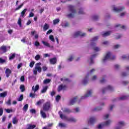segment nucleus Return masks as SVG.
Returning <instances> with one entry per match:
<instances>
[{
	"instance_id": "774afa93",
	"label": "nucleus",
	"mask_w": 129,
	"mask_h": 129,
	"mask_svg": "<svg viewBox=\"0 0 129 129\" xmlns=\"http://www.w3.org/2000/svg\"><path fill=\"white\" fill-rule=\"evenodd\" d=\"M47 69H48V68H47V67H46V66H43V67H42V70H43V71H44V72L46 71L47 70Z\"/></svg>"
},
{
	"instance_id": "9d476101",
	"label": "nucleus",
	"mask_w": 129,
	"mask_h": 129,
	"mask_svg": "<svg viewBox=\"0 0 129 129\" xmlns=\"http://www.w3.org/2000/svg\"><path fill=\"white\" fill-rule=\"evenodd\" d=\"M51 106L50 102H47L43 104V110H45V111H48V110H49L51 108Z\"/></svg>"
},
{
	"instance_id": "4d7b16f0",
	"label": "nucleus",
	"mask_w": 129,
	"mask_h": 129,
	"mask_svg": "<svg viewBox=\"0 0 129 129\" xmlns=\"http://www.w3.org/2000/svg\"><path fill=\"white\" fill-rule=\"evenodd\" d=\"M84 14V12L83 11V9H81L79 11V15H83Z\"/></svg>"
},
{
	"instance_id": "864d4df0",
	"label": "nucleus",
	"mask_w": 129,
	"mask_h": 129,
	"mask_svg": "<svg viewBox=\"0 0 129 129\" xmlns=\"http://www.w3.org/2000/svg\"><path fill=\"white\" fill-rule=\"evenodd\" d=\"M128 75V73H125V72H123L121 73V76H123V77H125V76H127Z\"/></svg>"
},
{
	"instance_id": "9b49d317",
	"label": "nucleus",
	"mask_w": 129,
	"mask_h": 129,
	"mask_svg": "<svg viewBox=\"0 0 129 129\" xmlns=\"http://www.w3.org/2000/svg\"><path fill=\"white\" fill-rule=\"evenodd\" d=\"M125 125V123L123 121H119L117 123V126L115 127V129H121L122 126Z\"/></svg>"
},
{
	"instance_id": "c9c22d12",
	"label": "nucleus",
	"mask_w": 129,
	"mask_h": 129,
	"mask_svg": "<svg viewBox=\"0 0 129 129\" xmlns=\"http://www.w3.org/2000/svg\"><path fill=\"white\" fill-rule=\"evenodd\" d=\"M28 108H29V105L28 104H25L23 107L24 111H25V112H26V111H27V110H28Z\"/></svg>"
},
{
	"instance_id": "49530a36",
	"label": "nucleus",
	"mask_w": 129,
	"mask_h": 129,
	"mask_svg": "<svg viewBox=\"0 0 129 129\" xmlns=\"http://www.w3.org/2000/svg\"><path fill=\"white\" fill-rule=\"evenodd\" d=\"M24 99V95H21L18 98V101H22Z\"/></svg>"
},
{
	"instance_id": "393cba45",
	"label": "nucleus",
	"mask_w": 129,
	"mask_h": 129,
	"mask_svg": "<svg viewBox=\"0 0 129 129\" xmlns=\"http://www.w3.org/2000/svg\"><path fill=\"white\" fill-rule=\"evenodd\" d=\"M56 62H57V59H56V57H54L50 59V62L52 64H56Z\"/></svg>"
},
{
	"instance_id": "2f4dec72",
	"label": "nucleus",
	"mask_w": 129,
	"mask_h": 129,
	"mask_svg": "<svg viewBox=\"0 0 129 129\" xmlns=\"http://www.w3.org/2000/svg\"><path fill=\"white\" fill-rule=\"evenodd\" d=\"M110 35V31H108L102 33L103 37H107Z\"/></svg>"
},
{
	"instance_id": "338daca9",
	"label": "nucleus",
	"mask_w": 129,
	"mask_h": 129,
	"mask_svg": "<svg viewBox=\"0 0 129 129\" xmlns=\"http://www.w3.org/2000/svg\"><path fill=\"white\" fill-rule=\"evenodd\" d=\"M93 20H94L95 21H96V20H97V19H98V16L97 15L94 16L93 17Z\"/></svg>"
},
{
	"instance_id": "4c0bfd02",
	"label": "nucleus",
	"mask_w": 129,
	"mask_h": 129,
	"mask_svg": "<svg viewBox=\"0 0 129 129\" xmlns=\"http://www.w3.org/2000/svg\"><path fill=\"white\" fill-rule=\"evenodd\" d=\"M47 89H48L47 86L44 87L42 90H41V93H45V92L47 91Z\"/></svg>"
},
{
	"instance_id": "58836bf2",
	"label": "nucleus",
	"mask_w": 129,
	"mask_h": 129,
	"mask_svg": "<svg viewBox=\"0 0 129 129\" xmlns=\"http://www.w3.org/2000/svg\"><path fill=\"white\" fill-rule=\"evenodd\" d=\"M115 27L116 28H122V29H125V28H126L125 26L124 25L121 26L120 24L116 25Z\"/></svg>"
},
{
	"instance_id": "f3484780",
	"label": "nucleus",
	"mask_w": 129,
	"mask_h": 129,
	"mask_svg": "<svg viewBox=\"0 0 129 129\" xmlns=\"http://www.w3.org/2000/svg\"><path fill=\"white\" fill-rule=\"evenodd\" d=\"M11 73H12V71H11V70H10L9 69H7L5 71V74L7 78H9V77L11 76Z\"/></svg>"
},
{
	"instance_id": "3c124183",
	"label": "nucleus",
	"mask_w": 129,
	"mask_h": 129,
	"mask_svg": "<svg viewBox=\"0 0 129 129\" xmlns=\"http://www.w3.org/2000/svg\"><path fill=\"white\" fill-rule=\"evenodd\" d=\"M23 6H24V3H22L21 5L18 6V8H16L15 11H19V10H20V9H21Z\"/></svg>"
},
{
	"instance_id": "bb28decb",
	"label": "nucleus",
	"mask_w": 129,
	"mask_h": 129,
	"mask_svg": "<svg viewBox=\"0 0 129 129\" xmlns=\"http://www.w3.org/2000/svg\"><path fill=\"white\" fill-rule=\"evenodd\" d=\"M63 89H65L64 87H63V85H60L58 87L57 91L58 92H60V91H61Z\"/></svg>"
},
{
	"instance_id": "a878e982",
	"label": "nucleus",
	"mask_w": 129,
	"mask_h": 129,
	"mask_svg": "<svg viewBox=\"0 0 129 129\" xmlns=\"http://www.w3.org/2000/svg\"><path fill=\"white\" fill-rule=\"evenodd\" d=\"M61 109L63 112H66V113H69L71 112V111L67 108H62Z\"/></svg>"
},
{
	"instance_id": "0e129e2a",
	"label": "nucleus",
	"mask_w": 129,
	"mask_h": 129,
	"mask_svg": "<svg viewBox=\"0 0 129 129\" xmlns=\"http://www.w3.org/2000/svg\"><path fill=\"white\" fill-rule=\"evenodd\" d=\"M35 46H36V47H39V46H40V43H39V42L38 41H36L35 42V44H34Z\"/></svg>"
},
{
	"instance_id": "72a5a7b5",
	"label": "nucleus",
	"mask_w": 129,
	"mask_h": 129,
	"mask_svg": "<svg viewBox=\"0 0 129 129\" xmlns=\"http://www.w3.org/2000/svg\"><path fill=\"white\" fill-rule=\"evenodd\" d=\"M26 12H27V9H24V10L21 13V17H22V18H24V17L26 16L25 15V14H26Z\"/></svg>"
},
{
	"instance_id": "f257e3e1",
	"label": "nucleus",
	"mask_w": 129,
	"mask_h": 129,
	"mask_svg": "<svg viewBox=\"0 0 129 129\" xmlns=\"http://www.w3.org/2000/svg\"><path fill=\"white\" fill-rule=\"evenodd\" d=\"M39 85H36L35 86H33L32 88L31 91L32 92L30 94V97H32V98H35V97H37L38 95H37V92L39 91Z\"/></svg>"
},
{
	"instance_id": "603ef678",
	"label": "nucleus",
	"mask_w": 129,
	"mask_h": 129,
	"mask_svg": "<svg viewBox=\"0 0 129 129\" xmlns=\"http://www.w3.org/2000/svg\"><path fill=\"white\" fill-rule=\"evenodd\" d=\"M5 111L7 113H11V112H13V110L10 109H5Z\"/></svg>"
},
{
	"instance_id": "6ab92c4d",
	"label": "nucleus",
	"mask_w": 129,
	"mask_h": 129,
	"mask_svg": "<svg viewBox=\"0 0 129 129\" xmlns=\"http://www.w3.org/2000/svg\"><path fill=\"white\" fill-rule=\"evenodd\" d=\"M77 100V97H75L74 98L72 99L69 102L70 105H73L75 102H76Z\"/></svg>"
},
{
	"instance_id": "423d86ee",
	"label": "nucleus",
	"mask_w": 129,
	"mask_h": 129,
	"mask_svg": "<svg viewBox=\"0 0 129 129\" xmlns=\"http://www.w3.org/2000/svg\"><path fill=\"white\" fill-rule=\"evenodd\" d=\"M113 59H115V56L112 55L110 52H108L102 60L103 62H106V61H108V60H113Z\"/></svg>"
},
{
	"instance_id": "37998d69",
	"label": "nucleus",
	"mask_w": 129,
	"mask_h": 129,
	"mask_svg": "<svg viewBox=\"0 0 129 129\" xmlns=\"http://www.w3.org/2000/svg\"><path fill=\"white\" fill-rule=\"evenodd\" d=\"M69 26V24H68V22L63 23L62 24V27L63 28H66Z\"/></svg>"
},
{
	"instance_id": "2eb2a0df",
	"label": "nucleus",
	"mask_w": 129,
	"mask_h": 129,
	"mask_svg": "<svg viewBox=\"0 0 129 129\" xmlns=\"http://www.w3.org/2000/svg\"><path fill=\"white\" fill-rule=\"evenodd\" d=\"M96 121V118L95 117H92L89 118L88 120V124L91 125Z\"/></svg>"
},
{
	"instance_id": "5fc2aeb1",
	"label": "nucleus",
	"mask_w": 129,
	"mask_h": 129,
	"mask_svg": "<svg viewBox=\"0 0 129 129\" xmlns=\"http://www.w3.org/2000/svg\"><path fill=\"white\" fill-rule=\"evenodd\" d=\"M35 64V61H32L30 63L29 66L31 68H33L34 67V65Z\"/></svg>"
},
{
	"instance_id": "680f3d73",
	"label": "nucleus",
	"mask_w": 129,
	"mask_h": 129,
	"mask_svg": "<svg viewBox=\"0 0 129 129\" xmlns=\"http://www.w3.org/2000/svg\"><path fill=\"white\" fill-rule=\"evenodd\" d=\"M3 113H4V109H3L2 108H0V116L3 115Z\"/></svg>"
},
{
	"instance_id": "c756f323",
	"label": "nucleus",
	"mask_w": 129,
	"mask_h": 129,
	"mask_svg": "<svg viewBox=\"0 0 129 129\" xmlns=\"http://www.w3.org/2000/svg\"><path fill=\"white\" fill-rule=\"evenodd\" d=\"M18 121H19V119H18L17 117L13 118V121H12L13 124H17V123H18Z\"/></svg>"
},
{
	"instance_id": "e433bc0d",
	"label": "nucleus",
	"mask_w": 129,
	"mask_h": 129,
	"mask_svg": "<svg viewBox=\"0 0 129 129\" xmlns=\"http://www.w3.org/2000/svg\"><path fill=\"white\" fill-rule=\"evenodd\" d=\"M16 57V54L15 53L11 54L9 56V59L10 60H13Z\"/></svg>"
},
{
	"instance_id": "0eeeda50",
	"label": "nucleus",
	"mask_w": 129,
	"mask_h": 129,
	"mask_svg": "<svg viewBox=\"0 0 129 129\" xmlns=\"http://www.w3.org/2000/svg\"><path fill=\"white\" fill-rule=\"evenodd\" d=\"M94 72H95V69H93L88 73L85 78L82 81V84L85 85L88 83V76H89V75L91 74H92V73H94Z\"/></svg>"
},
{
	"instance_id": "8fccbe9b",
	"label": "nucleus",
	"mask_w": 129,
	"mask_h": 129,
	"mask_svg": "<svg viewBox=\"0 0 129 129\" xmlns=\"http://www.w3.org/2000/svg\"><path fill=\"white\" fill-rule=\"evenodd\" d=\"M108 117H109V114H106L105 115H104L103 116V119H106L108 118Z\"/></svg>"
},
{
	"instance_id": "09e8293b",
	"label": "nucleus",
	"mask_w": 129,
	"mask_h": 129,
	"mask_svg": "<svg viewBox=\"0 0 129 129\" xmlns=\"http://www.w3.org/2000/svg\"><path fill=\"white\" fill-rule=\"evenodd\" d=\"M20 88L22 91V92H24L25 91V86L24 85H22L20 86Z\"/></svg>"
},
{
	"instance_id": "f8f14e48",
	"label": "nucleus",
	"mask_w": 129,
	"mask_h": 129,
	"mask_svg": "<svg viewBox=\"0 0 129 129\" xmlns=\"http://www.w3.org/2000/svg\"><path fill=\"white\" fill-rule=\"evenodd\" d=\"M123 10H124V7L123 6L119 7H115L114 6H113V11L116 13H119V12H121V11H123Z\"/></svg>"
},
{
	"instance_id": "aec40b11",
	"label": "nucleus",
	"mask_w": 129,
	"mask_h": 129,
	"mask_svg": "<svg viewBox=\"0 0 129 129\" xmlns=\"http://www.w3.org/2000/svg\"><path fill=\"white\" fill-rule=\"evenodd\" d=\"M8 95V91H6L3 93H0V97L1 98H5Z\"/></svg>"
},
{
	"instance_id": "5701e85b",
	"label": "nucleus",
	"mask_w": 129,
	"mask_h": 129,
	"mask_svg": "<svg viewBox=\"0 0 129 129\" xmlns=\"http://www.w3.org/2000/svg\"><path fill=\"white\" fill-rule=\"evenodd\" d=\"M1 51H2L3 53H6L7 51H8V49L7 48V46H2L0 47Z\"/></svg>"
},
{
	"instance_id": "69168bd1",
	"label": "nucleus",
	"mask_w": 129,
	"mask_h": 129,
	"mask_svg": "<svg viewBox=\"0 0 129 129\" xmlns=\"http://www.w3.org/2000/svg\"><path fill=\"white\" fill-rule=\"evenodd\" d=\"M120 47V45L119 44H116L114 46V49H118V48H119Z\"/></svg>"
},
{
	"instance_id": "b1692460",
	"label": "nucleus",
	"mask_w": 129,
	"mask_h": 129,
	"mask_svg": "<svg viewBox=\"0 0 129 129\" xmlns=\"http://www.w3.org/2000/svg\"><path fill=\"white\" fill-rule=\"evenodd\" d=\"M50 28V25L49 24L45 23L43 26V31H46Z\"/></svg>"
},
{
	"instance_id": "ddd939ff",
	"label": "nucleus",
	"mask_w": 129,
	"mask_h": 129,
	"mask_svg": "<svg viewBox=\"0 0 129 129\" xmlns=\"http://www.w3.org/2000/svg\"><path fill=\"white\" fill-rule=\"evenodd\" d=\"M78 36H80L81 37H85V36H86V33H82L81 31H77L74 34V38H76V37H78Z\"/></svg>"
},
{
	"instance_id": "6e6d98bb",
	"label": "nucleus",
	"mask_w": 129,
	"mask_h": 129,
	"mask_svg": "<svg viewBox=\"0 0 129 129\" xmlns=\"http://www.w3.org/2000/svg\"><path fill=\"white\" fill-rule=\"evenodd\" d=\"M6 104H7V105H11V104H12V101L11 99H9L8 101L6 102Z\"/></svg>"
},
{
	"instance_id": "4468645a",
	"label": "nucleus",
	"mask_w": 129,
	"mask_h": 129,
	"mask_svg": "<svg viewBox=\"0 0 129 129\" xmlns=\"http://www.w3.org/2000/svg\"><path fill=\"white\" fill-rule=\"evenodd\" d=\"M112 90H113V87H112V86L110 85H108L106 87V88H105L102 89V93H105V91H112Z\"/></svg>"
},
{
	"instance_id": "4be33fe9",
	"label": "nucleus",
	"mask_w": 129,
	"mask_h": 129,
	"mask_svg": "<svg viewBox=\"0 0 129 129\" xmlns=\"http://www.w3.org/2000/svg\"><path fill=\"white\" fill-rule=\"evenodd\" d=\"M42 43L45 47H47L48 48H51V45H50V43H49L48 42L42 41Z\"/></svg>"
},
{
	"instance_id": "a211bd4d",
	"label": "nucleus",
	"mask_w": 129,
	"mask_h": 129,
	"mask_svg": "<svg viewBox=\"0 0 129 129\" xmlns=\"http://www.w3.org/2000/svg\"><path fill=\"white\" fill-rule=\"evenodd\" d=\"M95 57H96V54H93L90 57L89 60V64H93V63H94V61L93 60V59H94Z\"/></svg>"
},
{
	"instance_id": "7ed1b4c3",
	"label": "nucleus",
	"mask_w": 129,
	"mask_h": 129,
	"mask_svg": "<svg viewBox=\"0 0 129 129\" xmlns=\"http://www.w3.org/2000/svg\"><path fill=\"white\" fill-rule=\"evenodd\" d=\"M58 114H59V116L60 118L62 119H66V120H68V121H70V122H76V119L74 117H70L68 118L67 116L63 115V113H62V111H60L58 112Z\"/></svg>"
},
{
	"instance_id": "20e7f679",
	"label": "nucleus",
	"mask_w": 129,
	"mask_h": 129,
	"mask_svg": "<svg viewBox=\"0 0 129 129\" xmlns=\"http://www.w3.org/2000/svg\"><path fill=\"white\" fill-rule=\"evenodd\" d=\"M69 11L71 13L67 15L68 18H73L76 14V10L74 9V6L72 5H69L68 6Z\"/></svg>"
},
{
	"instance_id": "f704fd0d",
	"label": "nucleus",
	"mask_w": 129,
	"mask_h": 129,
	"mask_svg": "<svg viewBox=\"0 0 129 129\" xmlns=\"http://www.w3.org/2000/svg\"><path fill=\"white\" fill-rule=\"evenodd\" d=\"M58 126H59V127H66L67 125L64 123H59Z\"/></svg>"
},
{
	"instance_id": "dca6fc26",
	"label": "nucleus",
	"mask_w": 129,
	"mask_h": 129,
	"mask_svg": "<svg viewBox=\"0 0 129 129\" xmlns=\"http://www.w3.org/2000/svg\"><path fill=\"white\" fill-rule=\"evenodd\" d=\"M101 106L96 107L93 108V111H99L102 109V107L101 106H104V103L102 102L100 104Z\"/></svg>"
},
{
	"instance_id": "c03bdc74",
	"label": "nucleus",
	"mask_w": 129,
	"mask_h": 129,
	"mask_svg": "<svg viewBox=\"0 0 129 129\" xmlns=\"http://www.w3.org/2000/svg\"><path fill=\"white\" fill-rule=\"evenodd\" d=\"M18 24L19 25V27L21 28L22 27V19L19 18L18 21Z\"/></svg>"
},
{
	"instance_id": "cd10ccee",
	"label": "nucleus",
	"mask_w": 129,
	"mask_h": 129,
	"mask_svg": "<svg viewBox=\"0 0 129 129\" xmlns=\"http://www.w3.org/2000/svg\"><path fill=\"white\" fill-rule=\"evenodd\" d=\"M75 56L74 55H70L68 58V62H71L74 59Z\"/></svg>"
},
{
	"instance_id": "052dcab7",
	"label": "nucleus",
	"mask_w": 129,
	"mask_h": 129,
	"mask_svg": "<svg viewBox=\"0 0 129 129\" xmlns=\"http://www.w3.org/2000/svg\"><path fill=\"white\" fill-rule=\"evenodd\" d=\"M97 77L96 76H94L93 77L91 78L92 81H95V80L97 79Z\"/></svg>"
},
{
	"instance_id": "6e6552de",
	"label": "nucleus",
	"mask_w": 129,
	"mask_h": 129,
	"mask_svg": "<svg viewBox=\"0 0 129 129\" xmlns=\"http://www.w3.org/2000/svg\"><path fill=\"white\" fill-rule=\"evenodd\" d=\"M112 121L111 120H108L101 124H99L97 126V128L98 129H102L104 126H107V125H109L110 123H111Z\"/></svg>"
},
{
	"instance_id": "f03ea898",
	"label": "nucleus",
	"mask_w": 129,
	"mask_h": 129,
	"mask_svg": "<svg viewBox=\"0 0 129 129\" xmlns=\"http://www.w3.org/2000/svg\"><path fill=\"white\" fill-rule=\"evenodd\" d=\"M97 40H98V37L96 36L93 37L91 40V46L93 47V49L95 52H99V51H100V48L94 46L95 44H96V41H97Z\"/></svg>"
},
{
	"instance_id": "de8ad7c7",
	"label": "nucleus",
	"mask_w": 129,
	"mask_h": 129,
	"mask_svg": "<svg viewBox=\"0 0 129 129\" xmlns=\"http://www.w3.org/2000/svg\"><path fill=\"white\" fill-rule=\"evenodd\" d=\"M35 59L36 60V61L40 60V59H41V55L39 54L36 55V56L35 57Z\"/></svg>"
},
{
	"instance_id": "e2e57ef3",
	"label": "nucleus",
	"mask_w": 129,
	"mask_h": 129,
	"mask_svg": "<svg viewBox=\"0 0 129 129\" xmlns=\"http://www.w3.org/2000/svg\"><path fill=\"white\" fill-rule=\"evenodd\" d=\"M114 107V105H110L109 107V110H112V108Z\"/></svg>"
},
{
	"instance_id": "412c9836",
	"label": "nucleus",
	"mask_w": 129,
	"mask_h": 129,
	"mask_svg": "<svg viewBox=\"0 0 129 129\" xmlns=\"http://www.w3.org/2000/svg\"><path fill=\"white\" fill-rule=\"evenodd\" d=\"M44 110H40V114H41L42 117H43V118H46V117H47V115H46V113L45 112V111Z\"/></svg>"
},
{
	"instance_id": "1a4fd4ad",
	"label": "nucleus",
	"mask_w": 129,
	"mask_h": 129,
	"mask_svg": "<svg viewBox=\"0 0 129 129\" xmlns=\"http://www.w3.org/2000/svg\"><path fill=\"white\" fill-rule=\"evenodd\" d=\"M93 93V90L89 89L87 91L84 96L81 97V99H86L87 97L91 96Z\"/></svg>"
},
{
	"instance_id": "bf43d9fd",
	"label": "nucleus",
	"mask_w": 129,
	"mask_h": 129,
	"mask_svg": "<svg viewBox=\"0 0 129 129\" xmlns=\"http://www.w3.org/2000/svg\"><path fill=\"white\" fill-rule=\"evenodd\" d=\"M60 98H61V96H60L59 95H57L56 97V101L58 102V101H59V100H60Z\"/></svg>"
},
{
	"instance_id": "79ce46f5",
	"label": "nucleus",
	"mask_w": 129,
	"mask_h": 129,
	"mask_svg": "<svg viewBox=\"0 0 129 129\" xmlns=\"http://www.w3.org/2000/svg\"><path fill=\"white\" fill-rule=\"evenodd\" d=\"M60 22L59 19H56L53 20V25H57Z\"/></svg>"
},
{
	"instance_id": "7c9ffc66",
	"label": "nucleus",
	"mask_w": 129,
	"mask_h": 129,
	"mask_svg": "<svg viewBox=\"0 0 129 129\" xmlns=\"http://www.w3.org/2000/svg\"><path fill=\"white\" fill-rule=\"evenodd\" d=\"M44 101H45V100H44V99L40 100L38 101H37L36 105H41V104H42V103H43L44 102Z\"/></svg>"
},
{
	"instance_id": "a18cd8bd",
	"label": "nucleus",
	"mask_w": 129,
	"mask_h": 129,
	"mask_svg": "<svg viewBox=\"0 0 129 129\" xmlns=\"http://www.w3.org/2000/svg\"><path fill=\"white\" fill-rule=\"evenodd\" d=\"M122 59H129V54L123 55L121 56Z\"/></svg>"
},
{
	"instance_id": "39448f33",
	"label": "nucleus",
	"mask_w": 129,
	"mask_h": 129,
	"mask_svg": "<svg viewBox=\"0 0 129 129\" xmlns=\"http://www.w3.org/2000/svg\"><path fill=\"white\" fill-rule=\"evenodd\" d=\"M40 65H42L41 62H38L35 64V68L33 69V74L34 75H37L38 73H41L42 72V68Z\"/></svg>"
},
{
	"instance_id": "a19ab883",
	"label": "nucleus",
	"mask_w": 129,
	"mask_h": 129,
	"mask_svg": "<svg viewBox=\"0 0 129 129\" xmlns=\"http://www.w3.org/2000/svg\"><path fill=\"white\" fill-rule=\"evenodd\" d=\"M50 81H51V80L47 79L43 81V83L44 84H48V83H50Z\"/></svg>"
},
{
	"instance_id": "ea45409f",
	"label": "nucleus",
	"mask_w": 129,
	"mask_h": 129,
	"mask_svg": "<svg viewBox=\"0 0 129 129\" xmlns=\"http://www.w3.org/2000/svg\"><path fill=\"white\" fill-rule=\"evenodd\" d=\"M126 98H127L126 96H122L119 98V100H124L125 99H126Z\"/></svg>"
},
{
	"instance_id": "c85d7f7f",
	"label": "nucleus",
	"mask_w": 129,
	"mask_h": 129,
	"mask_svg": "<svg viewBox=\"0 0 129 129\" xmlns=\"http://www.w3.org/2000/svg\"><path fill=\"white\" fill-rule=\"evenodd\" d=\"M35 127H36V125L29 124H28V127L27 129H34Z\"/></svg>"
},
{
	"instance_id": "473e14b6",
	"label": "nucleus",
	"mask_w": 129,
	"mask_h": 129,
	"mask_svg": "<svg viewBox=\"0 0 129 129\" xmlns=\"http://www.w3.org/2000/svg\"><path fill=\"white\" fill-rule=\"evenodd\" d=\"M49 39L50 41H51V42H52L53 43L55 42V38H54V36H53L52 35H51L49 36Z\"/></svg>"
},
{
	"instance_id": "13d9d810",
	"label": "nucleus",
	"mask_w": 129,
	"mask_h": 129,
	"mask_svg": "<svg viewBox=\"0 0 129 129\" xmlns=\"http://www.w3.org/2000/svg\"><path fill=\"white\" fill-rule=\"evenodd\" d=\"M6 62V60L0 58V64H4Z\"/></svg>"
}]
</instances>
